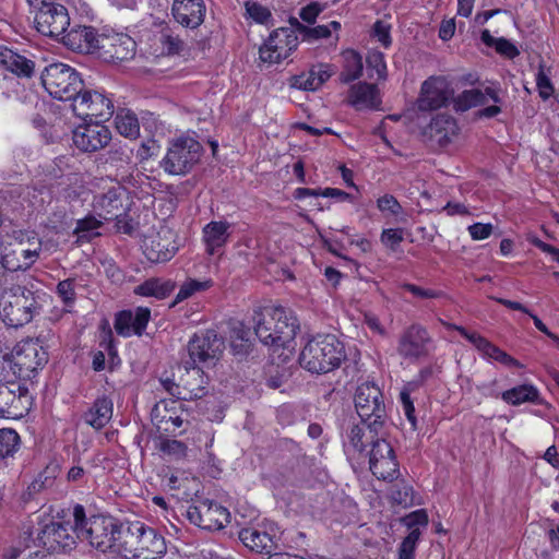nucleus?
<instances>
[{
	"instance_id": "43",
	"label": "nucleus",
	"mask_w": 559,
	"mask_h": 559,
	"mask_svg": "<svg viewBox=\"0 0 559 559\" xmlns=\"http://www.w3.org/2000/svg\"><path fill=\"white\" fill-rule=\"evenodd\" d=\"M212 286H213L212 280L199 281V280H194V278H188L180 286L179 292L176 295L174 304L181 302V301L192 297L197 293L207 290Z\"/></svg>"
},
{
	"instance_id": "54",
	"label": "nucleus",
	"mask_w": 559,
	"mask_h": 559,
	"mask_svg": "<svg viewBox=\"0 0 559 559\" xmlns=\"http://www.w3.org/2000/svg\"><path fill=\"white\" fill-rule=\"evenodd\" d=\"M411 391L408 386H405L401 393H400V401L402 404L403 412L407 418V420L411 423L412 427L416 429L417 427V418L415 415V407L414 403L411 399Z\"/></svg>"
},
{
	"instance_id": "9",
	"label": "nucleus",
	"mask_w": 559,
	"mask_h": 559,
	"mask_svg": "<svg viewBox=\"0 0 559 559\" xmlns=\"http://www.w3.org/2000/svg\"><path fill=\"white\" fill-rule=\"evenodd\" d=\"M225 348L224 338L214 330L194 333L187 345L189 358L185 360L190 365L214 367Z\"/></svg>"
},
{
	"instance_id": "5",
	"label": "nucleus",
	"mask_w": 559,
	"mask_h": 559,
	"mask_svg": "<svg viewBox=\"0 0 559 559\" xmlns=\"http://www.w3.org/2000/svg\"><path fill=\"white\" fill-rule=\"evenodd\" d=\"M75 520L76 537L87 540L90 545L103 552L112 550L117 552L118 531L120 524L110 516L93 515L88 519L85 516V510L78 504L73 510Z\"/></svg>"
},
{
	"instance_id": "44",
	"label": "nucleus",
	"mask_w": 559,
	"mask_h": 559,
	"mask_svg": "<svg viewBox=\"0 0 559 559\" xmlns=\"http://www.w3.org/2000/svg\"><path fill=\"white\" fill-rule=\"evenodd\" d=\"M102 221L94 216H86L79 219L74 229L78 241H90L93 237L99 236L97 229L102 226Z\"/></svg>"
},
{
	"instance_id": "18",
	"label": "nucleus",
	"mask_w": 559,
	"mask_h": 559,
	"mask_svg": "<svg viewBox=\"0 0 559 559\" xmlns=\"http://www.w3.org/2000/svg\"><path fill=\"white\" fill-rule=\"evenodd\" d=\"M95 121L76 127L72 140L78 150L94 153L106 147L111 141V131L108 127Z\"/></svg>"
},
{
	"instance_id": "16",
	"label": "nucleus",
	"mask_w": 559,
	"mask_h": 559,
	"mask_svg": "<svg viewBox=\"0 0 559 559\" xmlns=\"http://www.w3.org/2000/svg\"><path fill=\"white\" fill-rule=\"evenodd\" d=\"M432 338L428 330L418 323H413L400 335L397 353L405 359H419L429 355Z\"/></svg>"
},
{
	"instance_id": "58",
	"label": "nucleus",
	"mask_w": 559,
	"mask_h": 559,
	"mask_svg": "<svg viewBox=\"0 0 559 559\" xmlns=\"http://www.w3.org/2000/svg\"><path fill=\"white\" fill-rule=\"evenodd\" d=\"M402 288L409 292L417 298L421 299H436L440 298L442 296V293L435 289H426L423 287H419L415 284L405 283L402 285Z\"/></svg>"
},
{
	"instance_id": "49",
	"label": "nucleus",
	"mask_w": 559,
	"mask_h": 559,
	"mask_svg": "<svg viewBox=\"0 0 559 559\" xmlns=\"http://www.w3.org/2000/svg\"><path fill=\"white\" fill-rule=\"evenodd\" d=\"M131 155L132 150H130L127 144H122L120 141L114 142L106 153V163L112 165L128 163Z\"/></svg>"
},
{
	"instance_id": "60",
	"label": "nucleus",
	"mask_w": 559,
	"mask_h": 559,
	"mask_svg": "<svg viewBox=\"0 0 559 559\" xmlns=\"http://www.w3.org/2000/svg\"><path fill=\"white\" fill-rule=\"evenodd\" d=\"M403 230L400 228H388L383 229L381 234V241L386 247L395 249L403 241Z\"/></svg>"
},
{
	"instance_id": "1",
	"label": "nucleus",
	"mask_w": 559,
	"mask_h": 559,
	"mask_svg": "<svg viewBox=\"0 0 559 559\" xmlns=\"http://www.w3.org/2000/svg\"><path fill=\"white\" fill-rule=\"evenodd\" d=\"M162 535L143 522L120 524L117 554L126 559H159L166 552Z\"/></svg>"
},
{
	"instance_id": "55",
	"label": "nucleus",
	"mask_w": 559,
	"mask_h": 559,
	"mask_svg": "<svg viewBox=\"0 0 559 559\" xmlns=\"http://www.w3.org/2000/svg\"><path fill=\"white\" fill-rule=\"evenodd\" d=\"M297 31L308 39L328 38L331 36V28L328 25L308 27L296 21Z\"/></svg>"
},
{
	"instance_id": "36",
	"label": "nucleus",
	"mask_w": 559,
	"mask_h": 559,
	"mask_svg": "<svg viewBox=\"0 0 559 559\" xmlns=\"http://www.w3.org/2000/svg\"><path fill=\"white\" fill-rule=\"evenodd\" d=\"M488 99L493 103L500 102L498 93L490 87H487L485 92L478 88L465 90L453 102L456 111H466L473 107L485 105Z\"/></svg>"
},
{
	"instance_id": "42",
	"label": "nucleus",
	"mask_w": 559,
	"mask_h": 559,
	"mask_svg": "<svg viewBox=\"0 0 559 559\" xmlns=\"http://www.w3.org/2000/svg\"><path fill=\"white\" fill-rule=\"evenodd\" d=\"M21 445L19 433L11 428L0 429V459L13 457Z\"/></svg>"
},
{
	"instance_id": "50",
	"label": "nucleus",
	"mask_w": 559,
	"mask_h": 559,
	"mask_svg": "<svg viewBox=\"0 0 559 559\" xmlns=\"http://www.w3.org/2000/svg\"><path fill=\"white\" fill-rule=\"evenodd\" d=\"M391 501L404 508L414 504V489L407 484H397L391 491Z\"/></svg>"
},
{
	"instance_id": "38",
	"label": "nucleus",
	"mask_w": 559,
	"mask_h": 559,
	"mask_svg": "<svg viewBox=\"0 0 559 559\" xmlns=\"http://www.w3.org/2000/svg\"><path fill=\"white\" fill-rule=\"evenodd\" d=\"M176 284L170 280H162L152 277L138 285L134 288V294L144 297H155L164 299L168 297L175 289Z\"/></svg>"
},
{
	"instance_id": "47",
	"label": "nucleus",
	"mask_w": 559,
	"mask_h": 559,
	"mask_svg": "<svg viewBox=\"0 0 559 559\" xmlns=\"http://www.w3.org/2000/svg\"><path fill=\"white\" fill-rule=\"evenodd\" d=\"M57 467L47 466L40 472L37 477L29 484L28 490L32 493L40 492L47 488H50L55 484Z\"/></svg>"
},
{
	"instance_id": "21",
	"label": "nucleus",
	"mask_w": 559,
	"mask_h": 559,
	"mask_svg": "<svg viewBox=\"0 0 559 559\" xmlns=\"http://www.w3.org/2000/svg\"><path fill=\"white\" fill-rule=\"evenodd\" d=\"M453 95L448 82L443 78H429L421 85L418 98V109L431 111L445 106Z\"/></svg>"
},
{
	"instance_id": "13",
	"label": "nucleus",
	"mask_w": 559,
	"mask_h": 559,
	"mask_svg": "<svg viewBox=\"0 0 559 559\" xmlns=\"http://www.w3.org/2000/svg\"><path fill=\"white\" fill-rule=\"evenodd\" d=\"M187 518L203 530L217 531L229 522L230 513L216 501L200 499L188 508Z\"/></svg>"
},
{
	"instance_id": "31",
	"label": "nucleus",
	"mask_w": 559,
	"mask_h": 559,
	"mask_svg": "<svg viewBox=\"0 0 559 559\" xmlns=\"http://www.w3.org/2000/svg\"><path fill=\"white\" fill-rule=\"evenodd\" d=\"M230 224L225 221H212L203 227L205 251L214 255L219 253L229 238Z\"/></svg>"
},
{
	"instance_id": "4",
	"label": "nucleus",
	"mask_w": 559,
	"mask_h": 559,
	"mask_svg": "<svg viewBox=\"0 0 559 559\" xmlns=\"http://www.w3.org/2000/svg\"><path fill=\"white\" fill-rule=\"evenodd\" d=\"M346 358L344 345L335 335H317L308 341L299 355L300 366L311 373H328Z\"/></svg>"
},
{
	"instance_id": "10",
	"label": "nucleus",
	"mask_w": 559,
	"mask_h": 559,
	"mask_svg": "<svg viewBox=\"0 0 559 559\" xmlns=\"http://www.w3.org/2000/svg\"><path fill=\"white\" fill-rule=\"evenodd\" d=\"M73 112L83 120L106 121L114 115V103L103 92L81 88L71 103Z\"/></svg>"
},
{
	"instance_id": "63",
	"label": "nucleus",
	"mask_w": 559,
	"mask_h": 559,
	"mask_svg": "<svg viewBox=\"0 0 559 559\" xmlns=\"http://www.w3.org/2000/svg\"><path fill=\"white\" fill-rule=\"evenodd\" d=\"M0 264L3 266L5 274L7 272L24 270V265L22 264V261H20V257L17 254H13V250L2 254Z\"/></svg>"
},
{
	"instance_id": "34",
	"label": "nucleus",
	"mask_w": 559,
	"mask_h": 559,
	"mask_svg": "<svg viewBox=\"0 0 559 559\" xmlns=\"http://www.w3.org/2000/svg\"><path fill=\"white\" fill-rule=\"evenodd\" d=\"M332 75L329 64H317L306 73L295 75L292 79V86L304 91H316L323 85Z\"/></svg>"
},
{
	"instance_id": "8",
	"label": "nucleus",
	"mask_w": 559,
	"mask_h": 559,
	"mask_svg": "<svg viewBox=\"0 0 559 559\" xmlns=\"http://www.w3.org/2000/svg\"><path fill=\"white\" fill-rule=\"evenodd\" d=\"M355 408L364 425L378 432L386 420V409L383 394L378 385L364 382L355 393Z\"/></svg>"
},
{
	"instance_id": "14",
	"label": "nucleus",
	"mask_w": 559,
	"mask_h": 559,
	"mask_svg": "<svg viewBox=\"0 0 559 559\" xmlns=\"http://www.w3.org/2000/svg\"><path fill=\"white\" fill-rule=\"evenodd\" d=\"M298 46L295 31L283 27L272 32L259 49L260 60L267 63H280L288 58Z\"/></svg>"
},
{
	"instance_id": "27",
	"label": "nucleus",
	"mask_w": 559,
	"mask_h": 559,
	"mask_svg": "<svg viewBox=\"0 0 559 559\" xmlns=\"http://www.w3.org/2000/svg\"><path fill=\"white\" fill-rule=\"evenodd\" d=\"M346 103L356 110H374L381 105V97L376 84L358 82L350 85Z\"/></svg>"
},
{
	"instance_id": "15",
	"label": "nucleus",
	"mask_w": 559,
	"mask_h": 559,
	"mask_svg": "<svg viewBox=\"0 0 559 559\" xmlns=\"http://www.w3.org/2000/svg\"><path fill=\"white\" fill-rule=\"evenodd\" d=\"M29 400L26 386L16 382L0 384V418H22L29 409Z\"/></svg>"
},
{
	"instance_id": "57",
	"label": "nucleus",
	"mask_w": 559,
	"mask_h": 559,
	"mask_svg": "<svg viewBox=\"0 0 559 559\" xmlns=\"http://www.w3.org/2000/svg\"><path fill=\"white\" fill-rule=\"evenodd\" d=\"M163 47L168 53H180L183 50L185 43L177 35L171 33H164L160 38Z\"/></svg>"
},
{
	"instance_id": "37",
	"label": "nucleus",
	"mask_w": 559,
	"mask_h": 559,
	"mask_svg": "<svg viewBox=\"0 0 559 559\" xmlns=\"http://www.w3.org/2000/svg\"><path fill=\"white\" fill-rule=\"evenodd\" d=\"M368 432L365 426L354 424L347 431V442L345 447L352 448L355 452L364 453L368 445L373 447V440H380L379 431L371 432V429L367 426Z\"/></svg>"
},
{
	"instance_id": "30",
	"label": "nucleus",
	"mask_w": 559,
	"mask_h": 559,
	"mask_svg": "<svg viewBox=\"0 0 559 559\" xmlns=\"http://www.w3.org/2000/svg\"><path fill=\"white\" fill-rule=\"evenodd\" d=\"M0 66L19 78L29 79L35 71V62L12 49L0 45Z\"/></svg>"
},
{
	"instance_id": "6",
	"label": "nucleus",
	"mask_w": 559,
	"mask_h": 559,
	"mask_svg": "<svg viewBox=\"0 0 559 559\" xmlns=\"http://www.w3.org/2000/svg\"><path fill=\"white\" fill-rule=\"evenodd\" d=\"M40 80L48 94L62 102H72L84 85L80 73L62 62L47 66L41 72Z\"/></svg>"
},
{
	"instance_id": "53",
	"label": "nucleus",
	"mask_w": 559,
	"mask_h": 559,
	"mask_svg": "<svg viewBox=\"0 0 559 559\" xmlns=\"http://www.w3.org/2000/svg\"><path fill=\"white\" fill-rule=\"evenodd\" d=\"M377 207L382 213H390L393 216H399L403 213V207L397 199L392 194H384L377 200Z\"/></svg>"
},
{
	"instance_id": "2",
	"label": "nucleus",
	"mask_w": 559,
	"mask_h": 559,
	"mask_svg": "<svg viewBox=\"0 0 559 559\" xmlns=\"http://www.w3.org/2000/svg\"><path fill=\"white\" fill-rule=\"evenodd\" d=\"M46 294L16 285L3 293L0 298V316L11 328H20L39 316Z\"/></svg>"
},
{
	"instance_id": "20",
	"label": "nucleus",
	"mask_w": 559,
	"mask_h": 559,
	"mask_svg": "<svg viewBox=\"0 0 559 559\" xmlns=\"http://www.w3.org/2000/svg\"><path fill=\"white\" fill-rule=\"evenodd\" d=\"M136 44L131 36L124 33L100 35L98 50L105 60L124 61L135 55Z\"/></svg>"
},
{
	"instance_id": "62",
	"label": "nucleus",
	"mask_w": 559,
	"mask_h": 559,
	"mask_svg": "<svg viewBox=\"0 0 559 559\" xmlns=\"http://www.w3.org/2000/svg\"><path fill=\"white\" fill-rule=\"evenodd\" d=\"M473 240H484L491 236L493 226L491 224L475 223L467 228Z\"/></svg>"
},
{
	"instance_id": "24",
	"label": "nucleus",
	"mask_w": 559,
	"mask_h": 559,
	"mask_svg": "<svg viewBox=\"0 0 559 559\" xmlns=\"http://www.w3.org/2000/svg\"><path fill=\"white\" fill-rule=\"evenodd\" d=\"M151 319V310L145 307H138L132 310H121L116 313L114 328L118 335L130 337L135 334L141 336Z\"/></svg>"
},
{
	"instance_id": "48",
	"label": "nucleus",
	"mask_w": 559,
	"mask_h": 559,
	"mask_svg": "<svg viewBox=\"0 0 559 559\" xmlns=\"http://www.w3.org/2000/svg\"><path fill=\"white\" fill-rule=\"evenodd\" d=\"M40 251L41 242L36 239V241L32 242L31 248H25L21 242L16 249H13V254H17L20 257V261H22L24 270H26L35 263Z\"/></svg>"
},
{
	"instance_id": "28",
	"label": "nucleus",
	"mask_w": 559,
	"mask_h": 559,
	"mask_svg": "<svg viewBox=\"0 0 559 559\" xmlns=\"http://www.w3.org/2000/svg\"><path fill=\"white\" fill-rule=\"evenodd\" d=\"M174 19L185 27H199L205 16L203 0H174L171 8Z\"/></svg>"
},
{
	"instance_id": "7",
	"label": "nucleus",
	"mask_w": 559,
	"mask_h": 559,
	"mask_svg": "<svg viewBox=\"0 0 559 559\" xmlns=\"http://www.w3.org/2000/svg\"><path fill=\"white\" fill-rule=\"evenodd\" d=\"M202 154L199 141L192 136H179L169 143L159 166L168 175L185 176L200 162Z\"/></svg>"
},
{
	"instance_id": "22",
	"label": "nucleus",
	"mask_w": 559,
	"mask_h": 559,
	"mask_svg": "<svg viewBox=\"0 0 559 559\" xmlns=\"http://www.w3.org/2000/svg\"><path fill=\"white\" fill-rule=\"evenodd\" d=\"M203 368L204 367L190 365L186 361H182L179 366V381L183 391L181 400H195L206 395L209 377L205 374Z\"/></svg>"
},
{
	"instance_id": "33",
	"label": "nucleus",
	"mask_w": 559,
	"mask_h": 559,
	"mask_svg": "<svg viewBox=\"0 0 559 559\" xmlns=\"http://www.w3.org/2000/svg\"><path fill=\"white\" fill-rule=\"evenodd\" d=\"M239 539L246 547L260 554L271 555L277 549L274 538L257 527L242 528L239 532Z\"/></svg>"
},
{
	"instance_id": "41",
	"label": "nucleus",
	"mask_w": 559,
	"mask_h": 559,
	"mask_svg": "<svg viewBox=\"0 0 559 559\" xmlns=\"http://www.w3.org/2000/svg\"><path fill=\"white\" fill-rule=\"evenodd\" d=\"M117 131L124 138L136 139L140 134V124L134 112L128 109H121L115 117Z\"/></svg>"
},
{
	"instance_id": "11",
	"label": "nucleus",
	"mask_w": 559,
	"mask_h": 559,
	"mask_svg": "<svg viewBox=\"0 0 559 559\" xmlns=\"http://www.w3.org/2000/svg\"><path fill=\"white\" fill-rule=\"evenodd\" d=\"M35 13V27L44 36L59 39L70 26L68 9L60 3L41 0Z\"/></svg>"
},
{
	"instance_id": "26",
	"label": "nucleus",
	"mask_w": 559,
	"mask_h": 559,
	"mask_svg": "<svg viewBox=\"0 0 559 559\" xmlns=\"http://www.w3.org/2000/svg\"><path fill=\"white\" fill-rule=\"evenodd\" d=\"M100 35L92 26L78 25L60 36L61 43L73 51L92 52L98 49Z\"/></svg>"
},
{
	"instance_id": "17",
	"label": "nucleus",
	"mask_w": 559,
	"mask_h": 559,
	"mask_svg": "<svg viewBox=\"0 0 559 559\" xmlns=\"http://www.w3.org/2000/svg\"><path fill=\"white\" fill-rule=\"evenodd\" d=\"M369 468L378 479L392 481L399 477V463L393 448L385 439L373 440L369 452Z\"/></svg>"
},
{
	"instance_id": "25",
	"label": "nucleus",
	"mask_w": 559,
	"mask_h": 559,
	"mask_svg": "<svg viewBox=\"0 0 559 559\" xmlns=\"http://www.w3.org/2000/svg\"><path fill=\"white\" fill-rule=\"evenodd\" d=\"M428 521L427 511L424 509L413 511L402 519V523L412 531L399 547V559H414L416 546L421 535L416 526H427Z\"/></svg>"
},
{
	"instance_id": "35",
	"label": "nucleus",
	"mask_w": 559,
	"mask_h": 559,
	"mask_svg": "<svg viewBox=\"0 0 559 559\" xmlns=\"http://www.w3.org/2000/svg\"><path fill=\"white\" fill-rule=\"evenodd\" d=\"M123 190L121 188H110L106 192L95 197V209L99 210V216L104 219L120 217L124 211L122 204Z\"/></svg>"
},
{
	"instance_id": "32",
	"label": "nucleus",
	"mask_w": 559,
	"mask_h": 559,
	"mask_svg": "<svg viewBox=\"0 0 559 559\" xmlns=\"http://www.w3.org/2000/svg\"><path fill=\"white\" fill-rule=\"evenodd\" d=\"M112 401L105 396H98L93 404L84 412L82 418L84 423L96 430L103 429L112 418Z\"/></svg>"
},
{
	"instance_id": "52",
	"label": "nucleus",
	"mask_w": 559,
	"mask_h": 559,
	"mask_svg": "<svg viewBox=\"0 0 559 559\" xmlns=\"http://www.w3.org/2000/svg\"><path fill=\"white\" fill-rule=\"evenodd\" d=\"M245 9L247 16L252 19L255 23L267 24L272 20L271 11L258 2L246 1Z\"/></svg>"
},
{
	"instance_id": "61",
	"label": "nucleus",
	"mask_w": 559,
	"mask_h": 559,
	"mask_svg": "<svg viewBox=\"0 0 559 559\" xmlns=\"http://www.w3.org/2000/svg\"><path fill=\"white\" fill-rule=\"evenodd\" d=\"M495 49L499 55L508 59H514L520 55V50L516 48V46L504 37L498 38Z\"/></svg>"
},
{
	"instance_id": "39",
	"label": "nucleus",
	"mask_w": 559,
	"mask_h": 559,
	"mask_svg": "<svg viewBox=\"0 0 559 559\" xmlns=\"http://www.w3.org/2000/svg\"><path fill=\"white\" fill-rule=\"evenodd\" d=\"M343 69L338 75V80L343 84H348L358 80L362 74V58L361 56L353 50L347 49L343 51Z\"/></svg>"
},
{
	"instance_id": "3",
	"label": "nucleus",
	"mask_w": 559,
	"mask_h": 559,
	"mask_svg": "<svg viewBox=\"0 0 559 559\" xmlns=\"http://www.w3.org/2000/svg\"><path fill=\"white\" fill-rule=\"evenodd\" d=\"M253 322L255 335L270 346H287L299 329L297 318L282 307L254 310Z\"/></svg>"
},
{
	"instance_id": "51",
	"label": "nucleus",
	"mask_w": 559,
	"mask_h": 559,
	"mask_svg": "<svg viewBox=\"0 0 559 559\" xmlns=\"http://www.w3.org/2000/svg\"><path fill=\"white\" fill-rule=\"evenodd\" d=\"M159 450L173 460H181L187 456L188 448L182 441L164 439L160 441Z\"/></svg>"
},
{
	"instance_id": "29",
	"label": "nucleus",
	"mask_w": 559,
	"mask_h": 559,
	"mask_svg": "<svg viewBox=\"0 0 559 559\" xmlns=\"http://www.w3.org/2000/svg\"><path fill=\"white\" fill-rule=\"evenodd\" d=\"M457 134V122L449 115H437L424 130V135L439 146L450 144Z\"/></svg>"
},
{
	"instance_id": "40",
	"label": "nucleus",
	"mask_w": 559,
	"mask_h": 559,
	"mask_svg": "<svg viewBox=\"0 0 559 559\" xmlns=\"http://www.w3.org/2000/svg\"><path fill=\"white\" fill-rule=\"evenodd\" d=\"M539 397L538 390L532 384H521L501 394V399L511 405L536 403Z\"/></svg>"
},
{
	"instance_id": "12",
	"label": "nucleus",
	"mask_w": 559,
	"mask_h": 559,
	"mask_svg": "<svg viewBox=\"0 0 559 559\" xmlns=\"http://www.w3.org/2000/svg\"><path fill=\"white\" fill-rule=\"evenodd\" d=\"M48 361L47 352L34 341H23L12 350L14 373L20 379H31Z\"/></svg>"
},
{
	"instance_id": "23",
	"label": "nucleus",
	"mask_w": 559,
	"mask_h": 559,
	"mask_svg": "<svg viewBox=\"0 0 559 559\" xmlns=\"http://www.w3.org/2000/svg\"><path fill=\"white\" fill-rule=\"evenodd\" d=\"M178 246L174 241L170 230L159 231L148 236L143 241V253L153 263L169 261L177 252Z\"/></svg>"
},
{
	"instance_id": "64",
	"label": "nucleus",
	"mask_w": 559,
	"mask_h": 559,
	"mask_svg": "<svg viewBox=\"0 0 559 559\" xmlns=\"http://www.w3.org/2000/svg\"><path fill=\"white\" fill-rule=\"evenodd\" d=\"M321 11L322 7L318 2H311L300 10L299 16L302 21L312 24Z\"/></svg>"
},
{
	"instance_id": "19",
	"label": "nucleus",
	"mask_w": 559,
	"mask_h": 559,
	"mask_svg": "<svg viewBox=\"0 0 559 559\" xmlns=\"http://www.w3.org/2000/svg\"><path fill=\"white\" fill-rule=\"evenodd\" d=\"M75 524L50 522L37 533L38 544L48 551H66L72 549L76 539Z\"/></svg>"
},
{
	"instance_id": "56",
	"label": "nucleus",
	"mask_w": 559,
	"mask_h": 559,
	"mask_svg": "<svg viewBox=\"0 0 559 559\" xmlns=\"http://www.w3.org/2000/svg\"><path fill=\"white\" fill-rule=\"evenodd\" d=\"M444 326L448 330H455V331H457L463 337H465L468 342H471L477 348V350H479V352H480V349L483 348L484 344L487 341V338H485L480 334H478L476 332H468L465 328H463L461 325H456V324H453V323H444Z\"/></svg>"
},
{
	"instance_id": "59",
	"label": "nucleus",
	"mask_w": 559,
	"mask_h": 559,
	"mask_svg": "<svg viewBox=\"0 0 559 559\" xmlns=\"http://www.w3.org/2000/svg\"><path fill=\"white\" fill-rule=\"evenodd\" d=\"M536 85L543 99L549 98L554 93V87L548 75L540 68L536 74Z\"/></svg>"
},
{
	"instance_id": "46",
	"label": "nucleus",
	"mask_w": 559,
	"mask_h": 559,
	"mask_svg": "<svg viewBox=\"0 0 559 559\" xmlns=\"http://www.w3.org/2000/svg\"><path fill=\"white\" fill-rule=\"evenodd\" d=\"M366 63L369 78H373V73H376L380 80H384L386 78V63L384 61V55L381 51H369L366 58Z\"/></svg>"
},
{
	"instance_id": "45",
	"label": "nucleus",
	"mask_w": 559,
	"mask_h": 559,
	"mask_svg": "<svg viewBox=\"0 0 559 559\" xmlns=\"http://www.w3.org/2000/svg\"><path fill=\"white\" fill-rule=\"evenodd\" d=\"M56 294L64 306V310L70 312L76 300L75 280L67 278L60 281L56 286Z\"/></svg>"
}]
</instances>
